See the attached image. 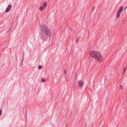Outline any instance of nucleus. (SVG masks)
Instances as JSON below:
<instances>
[{
    "label": "nucleus",
    "instance_id": "15",
    "mask_svg": "<svg viewBox=\"0 0 127 127\" xmlns=\"http://www.w3.org/2000/svg\"><path fill=\"white\" fill-rule=\"evenodd\" d=\"M1 114V109H0V115Z\"/></svg>",
    "mask_w": 127,
    "mask_h": 127
},
{
    "label": "nucleus",
    "instance_id": "9",
    "mask_svg": "<svg viewBox=\"0 0 127 127\" xmlns=\"http://www.w3.org/2000/svg\"><path fill=\"white\" fill-rule=\"evenodd\" d=\"M42 68V66L41 65H39L38 67V68L39 69H41Z\"/></svg>",
    "mask_w": 127,
    "mask_h": 127
},
{
    "label": "nucleus",
    "instance_id": "19",
    "mask_svg": "<svg viewBox=\"0 0 127 127\" xmlns=\"http://www.w3.org/2000/svg\"><path fill=\"white\" fill-rule=\"evenodd\" d=\"M69 31L70 32V31H70V30H69Z\"/></svg>",
    "mask_w": 127,
    "mask_h": 127
},
{
    "label": "nucleus",
    "instance_id": "4",
    "mask_svg": "<svg viewBox=\"0 0 127 127\" xmlns=\"http://www.w3.org/2000/svg\"><path fill=\"white\" fill-rule=\"evenodd\" d=\"M46 36L44 35L42 33L40 35V37L43 40H44L46 38Z\"/></svg>",
    "mask_w": 127,
    "mask_h": 127
},
{
    "label": "nucleus",
    "instance_id": "6",
    "mask_svg": "<svg viewBox=\"0 0 127 127\" xmlns=\"http://www.w3.org/2000/svg\"><path fill=\"white\" fill-rule=\"evenodd\" d=\"M12 6V5H9L8 7H7L6 9L5 12H8L11 9V7Z\"/></svg>",
    "mask_w": 127,
    "mask_h": 127
},
{
    "label": "nucleus",
    "instance_id": "1",
    "mask_svg": "<svg viewBox=\"0 0 127 127\" xmlns=\"http://www.w3.org/2000/svg\"><path fill=\"white\" fill-rule=\"evenodd\" d=\"M40 29L42 33L45 34L47 36H51L50 35V30L45 25H41L40 26Z\"/></svg>",
    "mask_w": 127,
    "mask_h": 127
},
{
    "label": "nucleus",
    "instance_id": "2",
    "mask_svg": "<svg viewBox=\"0 0 127 127\" xmlns=\"http://www.w3.org/2000/svg\"><path fill=\"white\" fill-rule=\"evenodd\" d=\"M90 55L96 61H100L102 59L101 54L98 52L95 51H92L91 52Z\"/></svg>",
    "mask_w": 127,
    "mask_h": 127
},
{
    "label": "nucleus",
    "instance_id": "14",
    "mask_svg": "<svg viewBox=\"0 0 127 127\" xmlns=\"http://www.w3.org/2000/svg\"><path fill=\"white\" fill-rule=\"evenodd\" d=\"M79 38H78L77 39V41H76V42H77V41H78L79 40Z\"/></svg>",
    "mask_w": 127,
    "mask_h": 127
},
{
    "label": "nucleus",
    "instance_id": "11",
    "mask_svg": "<svg viewBox=\"0 0 127 127\" xmlns=\"http://www.w3.org/2000/svg\"><path fill=\"white\" fill-rule=\"evenodd\" d=\"M95 9V7H93L92 8V11H93Z\"/></svg>",
    "mask_w": 127,
    "mask_h": 127
},
{
    "label": "nucleus",
    "instance_id": "8",
    "mask_svg": "<svg viewBox=\"0 0 127 127\" xmlns=\"http://www.w3.org/2000/svg\"><path fill=\"white\" fill-rule=\"evenodd\" d=\"M120 14L121 13L117 12L116 16V17L117 18H118L119 17L120 15Z\"/></svg>",
    "mask_w": 127,
    "mask_h": 127
},
{
    "label": "nucleus",
    "instance_id": "13",
    "mask_svg": "<svg viewBox=\"0 0 127 127\" xmlns=\"http://www.w3.org/2000/svg\"><path fill=\"white\" fill-rule=\"evenodd\" d=\"M126 70V68H125L124 69V70H123V71L122 73H124L125 71Z\"/></svg>",
    "mask_w": 127,
    "mask_h": 127
},
{
    "label": "nucleus",
    "instance_id": "12",
    "mask_svg": "<svg viewBox=\"0 0 127 127\" xmlns=\"http://www.w3.org/2000/svg\"><path fill=\"white\" fill-rule=\"evenodd\" d=\"M120 89H122L123 88V87L122 86H120Z\"/></svg>",
    "mask_w": 127,
    "mask_h": 127
},
{
    "label": "nucleus",
    "instance_id": "18",
    "mask_svg": "<svg viewBox=\"0 0 127 127\" xmlns=\"http://www.w3.org/2000/svg\"><path fill=\"white\" fill-rule=\"evenodd\" d=\"M127 8V6H126V7H125V9H126V8Z\"/></svg>",
    "mask_w": 127,
    "mask_h": 127
},
{
    "label": "nucleus",
    "instance_id": "7",
    "mask_svg": "<svg viewBox=\"0 0 127 127\" xmlns=\"http://www.w3.org/2000/svg\"><path fill=\"white\" fill-rule=\"evenodd\" d=\"M123 6H121L120 8L119 9V10L118 12H119V13H121V11L123 9Z\"/></svg>",
    "mask_w": 127,
    "mask_h": 127
},
{
    "label": "nucleus",
    "instance_id": "17",
    "mask_svg": "<svg viewBox=\"0 0 127 127\" xmlns=\"http://www.w3.org/2000/svg\"><path fill=\"white\" fill-rule=\"evenodd\" d=\"M64 73H65V74H66V72H65V70H64Z\"/></svg>",
    "mask_w": 127,
    "mask_h": 127
},
{
    "label": "nucleus",
    "instance_id": "16",
    "mask_svg": "<svg viewBox=\"0 0 127 127\" xmlns=\"http://www.w3.org/2000/svg\"><path fill=\"white\" fill-rule=\"evenodd\" d=\"M23 63V62H21V64H20V65H22V63Z\"/></svg>",
    "mask_w": 127,
    "mask_h": 127
},
{
    "label": "nucleus",
    "instance_id": "10",
    "mask_svg": "<svg viewBox=\"0 0 127 127\" xmlns=\"http://www.w3.org/2000/svg\"><path fill=\"white\" fill-rule=\"evenodd\" d=\"M41 81L43 82H44L45 81V80L44 79H43Z\"/></svg>",
    "mask_w": 127,
    "mask_h": 127
},
{
    "label": "nucleus",
    "instance_id": "5",
    "mask_svg": "<svg viewBox=\"0 0 127 127\" xmlns=\"http://www.w3.org/2000/svg\"><path fill=\"white\" fill-rule=\"evenodd\" d=\"M79 85L80 87H83L84 84L83 82H82L81 81H79L78 82Z\"/></svg>",
    "mask_w": 127,
    "mask_h": 127
},
{
    "label": "nucleus",
    "instance_id": "3",
    "mask_svg": "<svg viewBox=\"0 0 127 127\" xmlns=\"http://www.w3.org/2000/svg\"><path fill=\"white\" fill-rule=\"evenodd\" d=\"M43 6H40L39 7V9L40 10H44L47 6V4L46 2H44L43 4Z\"/></svg>",
    "mask_w": 127,
    "mask_h": 127
}]
</instances>
